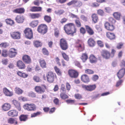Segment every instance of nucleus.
Wrapping results in <instances>:
<instances>
[{"instance_id":"2","label":"nucleus","mask_w":125,"mask_h":125,"mask_svg":"<svg viewBox=\"0 0 125 125\" xmlns=\"http://www.w3.org/2000/svg\"><path fill=\"white\" fill-rule=\"evenodd\" d=\"M25 110L29 111H34L36 109V106L33 103L27 104L23 106Z\"/></svg>"},{"instance_id":"1","label":"nucleus","mask_w":125,"mask_h":125,"mask_svg":"<svg viewBox=\"0 0 125 125\" xmlns=\"http://www.w3.org/2000/svg\"><path fill=\"white\" fill-rule=\"evenodd\" d=\"M65 32L68 34H71L73 35L76 32V30L73 23H70L66 24L64 27Z\"/></svg>"},{"instance_id":"29","label":"nucleus","mask_w":125,"mask_h":125,"mask_svg":"<svg viewBox=\"0 0 125 125\" xmlns=\"http://www.w3.org/2000/svg\"><path fill=\"white\" fill-rule=\"evenodd\" d=\"M113 16L114 17L118 20H119L121 15L120 13L118 12H114L113 14Z\"/></svg>"},{"instance_id":"56","label":"nucleus","mask_w":125,"mask_h":125,"mask_svg":"<svg viewBox=\"0 0 125 125\" xmlns=\"http://www.w3.org/2000/svg\"><path fill=\"white\" fill-rule=\"evenodd\" d=\"M85 73L88 74H91L93 73L94 72L92 70L88 69L85 70Z\"/></svg>"},{"instance_id":"40","label":"nucleus","mask_w":125,"mask_h":125,"mask_svg":"<svg viewBox=\"0 0 125 125\" xmlns=\"http://www.w3.org/2000/svg\"><path fill=\"white\" fill-rule=\"evenodd\" d=\"M44 19L45 21L48 23L50 22L51 20V17L47 15L45 16L44 17Z\"/></svg>"},{"instance_id":"37","label":"nucleus","mask_w":125,"mask_h":125,"mask_svg":"<svg viewBox=\"0 0 125 125\" xmlns=\"http://www.w3.org/2000/svg\"><path fill=\"white\" fill-rule=\"evenodd\" d=\"M34 45L35 46L38 47L41 46L42 45V43L39 41H35L34 42Z\"/></svg>"},{"instance_id":"45","label":"nucleus","mask_w":125,"mask_h":125,"mask_svg":"<svg viewBox=\"0 0 125 125\" xmlns=\"http://www.w3.org/2000/svg\"><path fill=\"white\" fill-rule=\"evenodd\" d=\"M8 122L9 123L13 124L15 122L16 124H17V122L13 118H10L8 120Z\"/></svg>"},{"instance_id":"27","label":"nucleus","mask_w":125,"mask_h":125,"mask_svg":"<svg viewBox=\"0 0 125 125\" xmlns=\"http://www.w3.org/2000/svg\"><path fill=\"white\" fill-rule=\"evenodd\" d=\"M39 62L41 66L44 68L46 67V63L45 61L43 59H41L40 60Z\"/></svg>"},{"instance_id":"48","label":"nucleus","mask_w":125,"mask_h":125,"mask_svg":"<svg viewBox=\"0 0 125 125\" xmlns=\"http://www.w3.org/2000/svg\"><path fill=\"white\" fill-rule=\"evenodd\" d=\"M41 113V112H37L36 113H33L31 115V117H35L39 115Z\"/></svg>"},{"instance_id":"15","label":"nucleus","mask_w":125,"mask_h":125,"mask_svg":"<svg viewBox=\"0 0 125 125\" xmlns=\"http://www.w3.org/2000/svg\"><path fill=\"white\" fill-rule=\"evenodd\" d=\"M35 91L39 94H42L45 92V89L42 87L39 86H36L35 88Z\"/></svg>"},{"instance_id":"7","label":"nucleus","mask_w":125,"mask_h":125,"mask_svg":"<svg viewBox=\"0 0 125 125\" xmlns=\"http://www.w3.org/2000/svg\"><path fill=\"white\" fill-rule=\"evenodd\" d=\"M60 45L62 49L63 50H66L68 48V45L66 41L63 39L60 40Z\"/></svg>"},{"instance_id":"28","label":"nucleus","mask_w":125,"mask_h":125,"mask_svg":"<svg viewBox=\"0 0 125 125\" xmlns=\"http://www.w3.org/2000/svg\"><path fill=\"white\" fill-rule=\"evenodd\" d=\"M76 47L78 48V50L79 51H83L84 49L83 46H82L79 41H78V42H77Z\"/></svg>"},{"instance_id":"19","label":"nucleus","mask_w":125,"mask_h":125,"mask_svg":"<svg viewBox=\"0 0 125 125\" xmlns=\"http://www.w3.org/2000/svg\"><path fill=\"white\" fill-rule=\"evenodd\" d=\"M8 115L11 116H16L18 115V112L16 110H13L9 111L8 113Z\"/></svg>"},{"instance_id":"50","label":"nucleus","mask_w":125,"mask_h":125,"mask_svg":"<svg viewBox=\"0 0 125 125\" xmlns=\"http://www.w3.org/2000/svg\"><path fill=\"white\" fill-rule=\"evenodd\" d=\"M79 19L75 20V22L76 25L78 27H80L81 26V24L79 20Z\"/></svg>"},{"instance_id":"64","label":"nucleus","mask_w":125,"mask_h":125,"mask_svg":"<svg viewBox=\"0 0 125 125\" xmlns=\"http://www.w3.org/2000/svg\"><path fill=\"white\" fill-rule=\"evenodd\" d=\"M97 13L100 15H102L103 14L104 12L102 10L100 9L97 10Z\"/></svg>"},{"instance_id":"21","label":"nucleus","mask_w":125,"mask_h":125,"mask_svg":"<svg viewBox=\"0 0 125 125\" xmlns=\"http://www.w3.org/2000/svg\"><path fill=\"white\" fill-rule=\"evenodd\" d=\"M24 18L22 16H17L16 18V21L18 23H22L24 21Z\"/></svg>"},{"instance_id":"43","label":"nucleus","mask_w":125,"mask_h":125,"mask_svg":"<svg viewBox=\"0 0 125 125\" xmlns=\"http://www.w3.org/2000/svg\"><path fill=\"white\" fill-rule=\"evenodd\" d=\"M38 23V21H32L30 24V25L33 27H36Z\"/></svg>"},{"instance_id":"39","label":"nucleus","mask_w":125,"mask_h":125,"mask_svg":"<svg viewBox=\"0 0 125 125\" xmlns=\"http://www.w3.org/2000/svg\"><path fill=\"white\" fill-rule=\"evenodd\" d=\"M5 21L7 24L10 25H12L14 23V22L13 21L11 20L10 19H6L5 20Z\"/></svg>"},{"instance_id":"26","label":"nucleus","mask_w":125,"mask_h":125,"mask_svg":"<svg viewBox=\"0 0 125 125\" xmlns=\"http://www.w3.org/2000/svg\"><path fill=\"white\" fill-rule=\"evenodd\" d=\"M85 27L88 33L90 35H92L93 34L94 32L93 30L89 26L86 25Z\"/></svg>"},{"instance_id":"58","label":"nucleus","mask_w":125,"mask_h":125,"mask_svg":"<svg viewBox=\"0 0 125 125\" xmlns=\"http://www.w3.org/2000/svg\"><path fill=\"white\" fill-rule=\"evenodd\" d=\"M98 78L99 77L98 75H94L92 77V79L93 81H96L98 79Z\"/></svg>"},{"instance_id":"38","label":"nucleus","mask_w":125,"mask_h":125,"mask_svg":"<svg viewBox=\"0 0 125 125\" xmlns=\"http://www.w3.org/2000/svg\"><path fill=\"white\" fill-rule=\"evenodd\" d=\"M88 56L85 53H83L81 58L83 62H84L88 59Z\"/></svg>"},{"instance_id":"22","label":"nucleus","mask_w":125,"mask_h":125,"mask_svg":"<svg viewBox=\"0 0 125 125\" xmlns=\"http://www.w3.org/2000/svg\"><path fill=\"white\" fill-rule=\"evenodd\" d=\"M88 45L90 47H93L94 46L95 43L94 40L92 38L89 39L88 41Z\"/></svg>"},{"instance_id":"62","label":"nucleus","mask_w":125,"mask_h":125,"mask_svg":"<svg viewBox=\"0 0 125 125\" xmlns=\"http://www.w3.org/2000/svg\"><path fill=\"white\" fill-rule=\"evenodd\" d=\"M105 10V11L107 13H110L112 11V10L110 7H106Z\"/></svg>"},{"instance_id":"24","label":"nucleus","mask_w":125,"mask_h":125,"mask_svg":"<svg viewBox=\"0 0 125 125\" xmlns=\"http://www.w3.org/2000/svg\"><path fill=\"white\" fill-rule=\"evenodd\" d=\"M107 36L110 40H113L115 39V35L113 33L108 32L107 33Z\"/></svg>"},{"instance_id":"6","label":"nucleus","mask_w":125,"mask_h":125,"mask_svg":"<svg viewBox=\"0 0 125 125\" xmlns=\"http://www.w3.org/2000/svg\"><path fill=\"white\" fill-rule=\"evenodd\" d=\"M46 77L47 81L50 83L52 82L54 80V73L51 72H48L46 74Z\"/></svg>"},{"instance_id":"47","label":"nucleus","mask_w":125,"mask_h":125,"mask_svg":"<svg viewBox=\"0 0 125 125\" xmlns=\"http://www.w3.org/2000/svg\"><path fill=\"white\" fill-rule=\"evenodd\" d=\"M75 2H74V4L77 7H80L81 6L82 4V3L80 1H77L76 0H75Z\"/></svg>"},{"instance_id":"55","label":"nucleus","mask_w":125,"mask_h":125,"mask_svg":"<svg viewBox=\"0 0 125 125\" xmlns=\"http://www.w3.org/2000/svg\"><path fill=\"white\" fill-rule=\"evenodd\" d=\"M74 63L75 65L77 66L79 68H82V66H81L80 65V63L78 61H75L74 62Z\"/></svg>"},{"instance_id":"35","label":"nucleus","mask_w":125,"mask_h":125,"mask_svg":"<svg viewBox=\"0 0 125 125\" xmlns=\"http://www.w3.org/2000/svg\"><path fill=\"white\" fill-rule=\"evenodd\" d=\"M64 12V11L62 9H59L55 10L54 11L55 13L59 15H60L63 14Z\"/></svg>"},{"instance_id":"53","label":"nucleus","mask_w":125,"mask_h":125,"mask_svg":"<svg viewBox=\"0 0 125 125\" xmlns=\"http://www.w3.org/2000/svg\"><path fill=\"white\" fill-rule=\"evenodd\" d=\"M8 46V44L6 43H2L0 44V46L1 47L6 48Z\"/></svg>"},{"instance_id":"20","label":"nucleus","mask_w":125,"mask_h":125,"mask_svg":"<svg viewBox=\"0 0 125 125\" xmlns=\"http://www.w3.org/2000/svg\"><path fill=\"white\" fill-rule=\"evenodd\" d=\"M17 66L20 69H23L25 67L24 63L21 61L20 60L17 62Z\"/></svg>"},{"instance_id":"30","label":"nucleus","mask_w":125,"mask_h":125,"mask_svg":"<svg viewBox=\"0 0 125 125\" xmlns=\"http://www.w3.org/2000/svg\"><path fill=\"white\" fill-rule=\"evenodd\" d=\"M25 11V10L23 8H20L14 10L13 11L14 12L19 13H23Z\"/></svg>"},{"instance_id":"18","label":"nucleus","mask_w":125,"mask_h":125,"mask_svg":"<svg viewBox=\"0 0 125 125\" xmlns=\"http://www.w3.org/2000/svg\"><path fill=\"white\" fill-rule=\"evenodd\" d=\"M12 102L16 108L19 111L21 110V107L20 106V103L16 100H14L12 101Z\"/></svg>"},{"instance_id":"61","label":"nucleus","mask_w":125,"mask_h":125,"mask_svg":"<svg viewBox=\"0 0 125 125\" xmlns=\"http://www.w3.org/2000/svg\"><path fill=\"white\" fill-rule=\"evenodd\" d=\"M74 96L76 99H80L82 97L81 95L78 94H75Z\"/></svg>"},{"instance_id":"16","label":"nucleus","mask_w":125,"mask_h":125,"mask_svg":"<svg viewBox=\"0 0 125 125\" xmlns=\"http://www.w3.org/2000/svg\"><path fill=\"white\" fill-rule=\"evenodd\" d=\"M23 61L25 63L27 64H30L31 61V59L28 55H25L22 57Z\"/></svg>"},{"instance_id":"34","label":"nucleus","mask_w":125,"mask_h":125,"mask_svg":"<svg viewBox=\"0 0 125 125\" xmlns=\"http://www.w3.org/2000/svg\"><path fill=\"white\" fill-rule=\"evenodd\" d=\"M92 20L94 23H96L98 20V18L96 14H92Z\"/></svg>"},{"instance_id":"57","label":"nucleus","mask_w":125,"mask_h":125,"mask_svg":"<svg viewBox=\"0 0 125 125\" xmlns=\"http://www.w3.org/2000/svg\"><path fill=\"white\" fill-rule=\"evenodd\" d=\"M109 21L112 24L115 23L116 21L115 19H114L113 18L111 17L109 19Z\"/></svg>"},{"instance_id":"46","label":"nucleus","mask_w":125,"mask_h":125,"mask_svg":"<svg viewBox=\"0 0 125 125\" xmlns=\"http://www.w3.org/2000/svg\"><path fill=\"white\" fill-rule=\"evenodd\" d=\"M54 69L56 73L59 75H60L61 74V72L60 69L58 68L57 66H55Z\"/></svg>"},{"instance_id":"49","label":"nucleus","mask_w":125,"mask_h":125,"mask_svg":"<svg viewBox=\"0 0 125 125\" xmlns=\"http://www.w3.org/2000/svg\"><path fill=\"white\" fill-rule=\"evenodd\" d=\"M33 79L36 82H39L41 81V79L39 77L36 76H34Z\"/></svg>"},{"instance_id":"5","label":"nucleus","mask_w":125,"mask_h":125,"mask_svg":"<svg viewBox=\"0 0 125 125\" xmlns=\"http://www.w3.org/2000/svg\"><path fill=\"white\" fill-rule=\"evenodd\" d=\"M26 37L28 39H31L32 38L33 33L32 30L30 28H26L24 31Z\"/></svg>"},{"instance_id":"17","label":"nucleus","mask_w":125,"mask_h":125,"mask_svg":"<svg viewBox=\"0 0 125 125\" xmlns=\"http://www.w3.org/2000/svg\"><path fill=\"white\" fill-rule=\"evenodd\" d=\"M125 73V69L123 68L120 70L117 74L118 78L120 79L123 77Z\"/></svg>"},{"instance_id":"51","label":"nucleus","mask_w":125,"mask_h":125,"mask_svg":"<svg viewBox=\"0 0 125 125\" xmlns=\"http://www.w3.org/2000/svg\"><path fill=\"white\" fill-rule=\"evenodd\" d=\"M62 54L63 57L64 59L67 61L69 60V58L68 57V55H67L65 53H62Z\"/></svg>"},{"instance_id":"54","label":"nucleus","mask_w":125,"mask_h":125,"mask_svg":"<svg viewBox=\"0 0 125 125\" xmlns=\"http://www.w3.org/2000/svg\"><path fill=\"white\" fill-rule=\"evenodd\" d=\"M123 43L122 42H120L118 43L117 46V48L118 49L121 48L123 45Z\"/></svg>"},{"instance_id":"12","label":"nucleus","mask_w":125,"mask_h":125,"mask_svg":"<svg viewBox=\"0 0 125 125\" xmlns=\"http://www.w3.org/2000/svg\"><path fill=\"white\" fill-rule=\"evenodd\" d=\"M9 56L10 58L14 57L17 54L16 50L15 48H11L9 50Z\"/></svg>"},{"instance_id":"59","label":"nucleus","mask_w":125,"mask_h":125,"mask_svg":"<svg viewBox=\"0 0 125 125\" xmlns=\"http://www.w3.org/2000/svg\"><path fill=\"white\" fill-rule=\"evenodd\" d=\"M42 51L43 54L44 55H48V51L45 48H43L42 49Z\"/></svg>"},{"instance_id":"13","label":"nucleus","mask_w":125,"mask_h":125,"mask_svg":"<svg viewBox=\"0 0 125 125\" xmlns=\"http://www.w3.org/2000/svg\"><path fill=\"white\" fill-rule=\"evenodd\" d=\"M104 26L106 29L109 31H112L114 29V26L108 22H106L105 23Z\"/></svg>"},{"instance_id":"4","label":"nucleus","mask_w":125,"mask_h":125,"mask_svg":"<svg viewBox=\"0 0 125 125\" xmlns=\"http://www.w3.org/2000/svg\"><path fill=\"white\" fill-rule=\"evenodd\" d=\"M82 86L84 89L90 92L95 90L96 87V85L95 84L88 85L82 84Z\"/></svg>"},{"instance_id":"14","label":"nucleus","mask_w":125,"mask_h":125,"mask_svg":"<svg viewBox=\"0 0 125 125\" xmlns=\"http://www.w3.org/2000/svg\"><path fill=\"white\" fill-rule=\"evenodd\" d=\"M81 80L83 82L87 83L90 81V80L88 76L85 74L82 75L81 76Z\"/></svg>"},{"instance_id":"23","label":"nucleus","mask_w":125,"mask_h":125,"mask_svg":"<svg viewBox=\"0 0 125 125\" xmlns=\"http://www.w3.org/2000/svg\"><path fill=\"white\" fill-rule=\"evenodd\" d=\"M11 107V105L9 104H5L2 106V109L4 111L9 110Z\"/></svg>"},{"instance_id":"36","label":"nucleus","mask_w":125,"mask_h":125,"mask_svg":"<svg viewBox=\"0 0 125 125\" xmlns=\"http://www.w3.org/2000/svg\"><path fill=\"white\" fill-rule=\"evenodd\" d=\"M15 93L18 94H21L23 92L22 90L17 87L15 88Z\"/></svg>"},{"instance_id":"25","label":"nucleus","mask_w":125,"mask_h":125,"mask_svg":"<svg viewBox=\"0 0 125 125\" xmlns=\"http://www.w3.org/2000/svg\"><path fill=\"white\" fill-rule=\"evenodd\" d=\"M28 115H21L19 117V119L21 121H25L28 119Z\"/></svg>"},{"instance_id":"63","label":"nucleus","mask_w":125,"mask_h":125,"mask_svg":"<svg viewBox=\"0 0 125 125\" xmlns=\"http://www.w3.org/2000/svg\"><path fill=\"white\" fill-rule=\"evenodd\" d=\"M115 52V50L113 49L112 50V51L111 54H110V56L111 57H113L114 55V54Z\"/></svg>"},{"instance_id":"3","label":"nucleus","mask_w":125,"mask_h":125,"mask_svg":"<svg viewBox=\"0 0 125 125\" xmlns=\"http://www.w3.org/2000/svg\"><path fill=\"white\" fill-rule=\"evenodd\" d=\"M37 30L39 32L44 34L47 32V26L45 24H41L38 26Z\"/></svg>"},{"instance_id":"8","label":"nucleus","mask_w":125,"mask_h":125,"mask_svg":"<svg viewBox=\"0 0 125 125\" xmlns=\"http://www.w3.org/2000/svg\"><path fill=\"white\" fill-rule=\"evenodd\" d=\"M10 35L11 37L14 39H19L20 38L21 33L19 32H11Z\"/></svg>"},{"instance_id":"32","label":"nucleus","mask_w":125,"mask_h":125,"mask_svg":"<svg viewBox=\"0 0 125 125\" xmlns=\"http://www.w3.org/2000/svg\"><path fill=\"white\" fill-rule=\"evenodd\" d=\"M89 58L90 61L92 63L95 62L97 61V58L93 55H91Z\"/></svg>"},{"instance_id":"11","label":"nucleus","mask_w":125,"mask_h":125,"mask_svg":"<svg viewBox=\"0 0 125 125\" xmlns=\"http://www.w3.org/2000/svg\"><path fill=\"white\" fill-rule=\"evenodd\" d=\"M4 94L5 95L8 96H11L13 95V93L12 92L10 91L6 87L3 89Z\"/></svg>"},{"instance_id":"60","label":"nucleus","mask_w":125,"mask_h":125,"mask_svg":"<svg viewBox=\"0 0 125 125\" xmlns=\"http://www.w3.org/2000/svg\"><path fill=\"white\" fill-rule=\"evenodd\" d=\"M97 43L98 45L101 47H103L104 45L102 42L100 40H98L97 41Z\"/></svg>"},{"instance_id":"41","label":"nucleus","mask_w":125,"mask_h":125,"mask_svg":"<svg viewBox=\"0 0 125 125\" xmlns=\"http://www.w3.org/2000/svg\"><path fill=\"white\" fill-rule=\"evenodd\" d=\"M64 92H61L60 96L63 99H65L68 97V96L64 94Z\"/></svg>"},{"instance_id":"31","label":"nucleus","mask_w":125,"mask_h":125,"mask_svg":"<svg viewBox=\"0 0 125 125\" xmlns=\"http://www.w3.org/2000/svg\"><path fill=\"white\" fill-rule=\"evenodd\" d=\"M42 8L41 7H33L31 9V10L33 12L39 11H41Z\"/></svg>"},{"instance_id":"10","label":"nucleus","mask_w":125,"mask_h":125,"mask_svg":"<svg viewBox=\"0 0 125 125\" xmlns=\"http://www.w3.org/2000/svg\"><path fill=\"white\" fill-rule=\"evenodd\" d=\"M69 74L72 78H76L78 76V73L76 71L73 70H70L69 71Z\"/></svg>"},{"instance_id":"44","label":"nucleus","mask_w":125,"mask_h":125,"mask_svg":"<svg viewBox=\"0 0 125 125\" xmlns=\"http://www.w3.org/2000/svg\"><path fill=\"white\" fill-rule=\"evenodd\" d=\"M8 52L6 50H3L2 52V55L3 57H6L8 56Z\"/></svg>"},{"instance_id":"9","label":"nucleus","mask_w":125,"mask_h":125,"mask_svg":"<svg viewBox=\"0 0 125 125\" xmlns=\"http://www.w3.org/2000/svg\"><path fill=\"white\" fill-rule=\"evenodd\" d=\"M101 55L103 57L106 59H109L110 55L109 52L106 50L102 51Z\"/></svg>"},{"instance_id":"42","label":"nucleus","mask_w":125,"mask_h":125,"mask_svg":"<svg viewBox=\"0 0 125 125\" xmlns=\"http://www.w3.org/2000/svg\"><path fill=\"white\" fill-rule=\"evenodd\" d=\"M30 15L31 18L33 19L38 18L40 16V14L39 13L31 14Z\"/></svg>"},{"instance_id":"33","label":"nucleus","mask_w":125,"mask_h":125,"mask_svg":"<svg viewBox=\"0 0 125 125\" xmlns=\"http://www.w3.org/2000/svg\"><path fill=\"white\" fill-rule=\"evenodd\" d=\"M17 74L19 76L24 78H26L28 76V75L24 73H22L20 71L17 72Z\"/></svg>"},{"instance_id":"52","label":"nucleus","mask_w":125,"mask_h":125,"mask_svg":"<svg viewBox=\"0 0 125 125\" xmlns=\"http://www.w3.org/2000/svg\"><path fill=\"white\" fill-rule=\"evenodd\" d=\"M66 90L65 88V86L63 84H62L61 86V92H65Z\"/></svg>"}]
</instances>
